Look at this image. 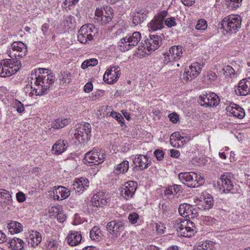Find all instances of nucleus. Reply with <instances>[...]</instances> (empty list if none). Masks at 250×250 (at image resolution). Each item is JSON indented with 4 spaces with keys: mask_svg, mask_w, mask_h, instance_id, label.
Here are the masks:
<instances>
[{
    "mask_svg": "<svg viewBox=\"0 0 250 250\" xmlns=\"http://www.w3.org/2000/svg\"><path fill=\"white\" fill-rule=\"evenodd\" d=\"M35 73L31 74V83L35 87L31 86L36 95H43L48 92L50 87L55 81V77L51 70L42 68L34 70Z\"/></svg>",
    "mask_w": 250,
    "mask_h": 250,
    "instance_id": "f257e3e1",
    "label": "nucleus"
},
{
    "mask_svg": "<svg viewBox=\"0 0 250 250\" xmlns=\"http://www.w3.org/2000/svg\"><path fill=\"white\" fill-rule=\"evenodd\" d=\"M21 66L19 60L4 59L0 63V77H7L15 74Z\"/></svg>",
    "mask_w": 250,
    "mask_h": 250,
    "instance_id": "f03ea898",
    "label": "nucleus"
},
{
    "mask_svg": "<svg viewBox=\"0 0 250 250\" xmlns=\"http://www.w3.org/2000/svg\"><path fill=\"white\" fill-rule=\"evenodd\" d=\"M162 37L157 35H152L144 41H142L138 49L142 51L145 54L154 51L157 49L162 44Z\"/></svg>",
    "mask_w": 250,
    "mask_h": 250,
    "instance_id": "7ed1b4c3",
    "label": "nucleus"
},
{
    "mask_svg": "<svg viewBox=\"0 0 250 250\" xmlns=\"http://www.w3.org/2000/svg\"><path fill=\"white\" fill-rule=\"evenodd\" d=\"M242 19L238 15H230L221 21V28L228 33H236L241 28Z\"/></svg>",
    "mask_w": 250,
    "mask_h": 250,
    "instance_id": "20e7f679",
    "label": "nucleus"
},
{
    "mask_svg": "<svg viewBox=\"0 0 250 250\" xmlns=\"http://www.w3.org/2000/svg\"><path fill=\"white\" fill-rule=\"evenodd\" d=\"M105 158V153L104 150L94 148L92 150L87 152L84 158L85 164L88 166L93 165H98L103 163Z\"/></svg>",
    "mask_w": 250,
    "mask_h": 250,
    "instance_id": "39448f33",
    "label": "nucleus"
},
{
    "mask_svg": "<svg viewBox=\"0 0 250 250\" xmlns=\"http://www.w3.org/2000/svg\"><path fill=\"white\" fill-rule=\"evenodd\" d=\"M141 39V35L139 32H134L131 36H126L121 39L119 46L122 52L131 50L136 46Z\"/></svg>",
    "mask_w": 250,
    "mask_h": 250,
    "instance_id": "423d86ee",
    "label": "nucleus"
},
{
    "mask_svg": "<svg viewBox=\"0 0 250 250\" xmlns=\"http://www.w3.org/2000/svg\"><path fill=\"white\" fill-rule=\"evenodd\" d=\"M177 228L178 235L183 237H191L196 232L194 224L190 220L184 219L178 224Z\"/></svg>",
    "mask_w": 250,
    "mask_h": 250,
    "instance_id": "0eeeda50",
    "label": "nucleus"
},
{
    "mask_svg": "<svg viewBox=\"0 0 250 250\" xmlns=\"http://www.w3.org/2000/svg\"><path fill=\"white\" fill-rule=\"evenodd\" d=\"M96 29L92 24L83 25L78 31V40L82 43H86L93 39Z\"/></svg>",
    "mask_w": 250,
    "mask_h": 250,
    "instance_id": "6e6552de",
    "label": "nucleus"
},
{
    "mask_svg": "<svg viewBox=\"0 0 250 250\" xmlns=\"http://www.w3.org/2000/svg\"><path fill=\"white\" fill-rule=\"evenodd\" d=\"M91 125L85 122L78 125L77 126L74 136L80 143H84L90 138L89 135L91 132Z\"/></svg>",
    "mask_w": 250,
    "mask_h": 250,
    "instance_id": "1a4fd4ad",
    "label": "nucleus"
},
{
    "mask_svg": "<svg viewBox=\"0 0 250 250\" xmlns=\"http://www.w3.org/2000/svg\"><path fill=\"white\" fill-rule=\"evenodd\" d=\"M11 50L8 51V54L11 59L19 60L25 56L27 52V48L25 44L21 42H15L11 45Z\"/></svg>",
    "mask_w": 250,
    "mask_h": 250,
    "instance_id": "9d476101",
    "label": "nucleus"
},
{
    "mask_svg": "<svg viewBox=\"0 0 250 250\" xmlns=\"http://www.w3.org/2000/svg\"><path fill=\"white\" fill-rule=\"evenodd\" d=\"M218 185H221L223 192L225 193L230 192L234 193L235 192L234 188L235 183L233 175L229 173H226L221 176L219 181L218 182Z\"/></svg>",
    "mask_w": 250,
    "mask_h": 250,
    "instance_id": "9b49d317",
    "label": "nucleus"
},
{
    "mask_svg": "<svg viewBox=\"0 0 250 250\" xmlns=\"http://www.w3.org/2000/svg\"><path fill=\"white\" fill-rule=\"evenodd\" d=\"M167 12L163 10L155 15L148 23L147 26L150 31H155L161 30L164 27V19L167 16Z\"/></svg>",
    "mask_w": 250,
    "mask_h": 250,
    "instance_id": "f8f14e48",
    "label": "nucleus"
},
{
    "mask_svg": "<svg viewBox=\"0 0 250 250\" xmlns=\"http://www.w3.org/2000/svg\"><path fill=\"white\" fill-rule=\"evenodd\" d=\"M183 47L179 45H174L169 49L168 52L164 54V61L167 63L172 61H177L183 56Z\"/></svg>",
    "mask_w": 250,
    "mask_h": 250,
    "instance_id": "ddd939ff",
    "label": "nucleus"
},
{
    "mask_svg": "<svg viewBox=\"0 0 250 250\" xmlns=\"http://www.w3.org/2000/svg\"><path fill=\"white\" fill-rule=\"evenodd\" d=\"M188 204H181L178 208L180 214L188 219H194L198 216V208Z\"/></svg>",
    "mask_w": 250,
    "mask_h": 250,
    "instance_id": "4468645a",
    "label": "nucleus"
},
{
    "mask_svg": "<svg viewBox=\"0 0 250 250\" xmlns=\"http://www.w3.org/2000/svg\"><path fill=\"white\" fill-rule=\"evenodd\" d=\"M200 103L206 107L216 106L220 103L219 97L214 92L206 93L200 96Z\"/></svg>",
    "mask_w": 250,
    "mask_h": 250,
    "instance_id": "2eb2a0df",
    "label": "nucleus"
},
{
    "mask_svg": "<svg viewBox=\"0 0 250 250\" xmlns=\"http://www.w3.org/2000/svg\"><path fill=\"white\" fill-rule=\"evenodd\" d=\"M121 70L118 65L107 68L103 76V80L108 84H113L117 82L121 75Z\"/></svg>",
    "mask_w": 250,
    "mask_h": 250,
    "instance_id": "dca6fc26",
    "label": "nucleus"
},
{
    "mask_svg": "<svg viewBox=\"0 0 250 250\" xmlns=\"http://www.w3.org/2000/svg\"><path fill=\"white\" fill-rule=\"evenodd\" d=\"M137 186V182L134 181H129L125 183L121 188L122 197L125 200L132 198L136 192Z\"/></svg>",
    "mask_w": 250,
    "mask_h": 250,
    "instance_id": "f3484780",
    "label": "nucleus"
},
{
    "mask_svg": "<svg viewBox=\"0 0 250 250\" xmlns=\"http://www.w3.org/2000/svg\"><path fill=\"white\" fill-rule=\"evenodd\" d=\"M106 228L112 236L116 238L124 231L125 225L122 221L113 220L107 223Z\"/></svg>",
    "mask_w": 250,
    "mask_h": 250,
    "instance_id": "a211bd4d",
    "label": "nucleus"
},
{
    "mask_svg": "<svg viewBox=\"0 0 250 250\" xmlns=\"http://www.w3.org/2000/svg\"><path fill=\"white\" fill-rule=\"evenodd\" d=\"M110 201L108 194L103 192H99L92 198L90 205L97 208L103 207L107 205Z\"/></svg>",
    "mask_w": 250,
    "mask_h": 250,
    "instance_id": "6ab92c4d",
    "label": "nucleus"
},
{
    "mask_svg": "<svg viewBox=\"0 0 250 250\" xmlns=\"http://www.w3.org/2000/svg\"><path fill=\"white\" fill-rule=\"evenodd\" d=\"M201 70V64L199 62H194L190 65L189 70L184 73L182 79L185 82L191 80L192 78L196 77L200 73Z\"/></svg>",
    "mask_w": 250,
    "mask_h": 250,
    "instance_id": "aec40b11",
    "label": "nucleus"
},
{
    "mask_svg": "<svg viewBox=\"0 0 250 250\" xmlns=\"http://www.w3.org/2000/svg\"><path fill=\"white\" fill-rule=\"evenodd\" d=\"M235 91L238 96H246L250 94V77L240 80Z\"/></svg>",
    "mask_w": 250,
    "mask_h": 250,
    "instance_id": "412c9836",
    "label": "nucleus"
},
{
    "mask_svg": "<svg viewBox=\"0 0 250 250\" xmlns=\"http://www.w3.org/2000/svg\"><path fill=\"white\" fill-rule=\"evenodd\" d=\"M70 194V190L63 186L54 187L50 196L54 199L62 200L67 198Z\"/></svg>",
    "mask_w": 250,
    "mask_h": 250,
    "instance_id": "4be33fe9",
    "label": "nucleus"
},
{
    "mask_svg": "<svg viewBox=\"0 0 250 250\" xmlns=\"http://www.w3.org/2000/svg\"><path fill=\"white\" fill-rule=\"evenodd\" d=\"M147 155H136L133 159V163L139 170H143L147 168L151 164L150 160Z\"/></svg>",
    "mask_w": 250,
    "mask_h": 250,
    "instance_id": "5701e85b",
    "label": "nucleus"
},
{
    "mask_svg": "<svg viewBox=\"0 0 250 250\" xmlns=\"http://www.w3.org/2000/svg\"><path fill=\"white\" fill-rule=\"evenodd\" d=\"M196 177V174L194 172H181L178 175L181 182L190 188H194L195 186L194 177Z\"/></svg>",
    "mask_w": 250,
    "mask_h": 250,
    "instance_id": "b1692460",
    "label": "nucleus"
},
{
    "mask_svg": "<svg viewBox=\"0 0 250 250\" xmlns=\"http://www.w3.org/2000/svg\"><path fill=\"white\" fill-rule=\"evenodd\" d=\"M89 181L86 178L82 177L76 179L71 185V189L75 192L82 193L88 187Z\"/></svg>",
    "mask_w": 250,
    "mask_h": 250,
    "instance_id": "393cba45",
    "label": "nucleus"
},
{
    "mask_svg": "<svg viewBox=\"0 0 250 250\" xmlns=\"http://www.w3.org/2000/svg\"><path fill=\"white\" fill-rule=\"evenodd\" d=\"M66 239L69 245L71 246H76L81 243L82 236L80 232L75 230H71L69 231Z\"/></svg>",
    "mask_w": 250,
    "mask_h": 250,
    "instance_id": "a878e982",
    "label": "nucleus"
},
{
    "mask_svg": "<svg viewBox=\"0 0 250 250\" xmlns=\"http://www.w3.org/2000/svg\"><path fill=\"white\" fill-rule=\"evenodd\" d=\"M226 110L231 115L240 119H243L245 116L244 109L235 104H230L226 108Z\"/></svg>",
    "mask_w": 250,
    "mask_h": 250,
    "instance_id": "bb28decb",
    "label": "nucleus"
},
{
    "mask_svg": "<svg viewBox=\"0 0 250 250\" xmlns=\"http://www.w3.org/2000/svg\"><path fill=\"white\" fill-rule=\"evenodd\" d=\"M67 147V143L66 141L59 140L52 146L51 151L53 154L60 155L65 151Z\"/></svg>",
    "mask_w": 250,
    "mask_h": 250,
    "instance_id": "cd10ccee",
    "label": "nucleus"
},
{
    "mask_svg": "<svg viewBox=\"0 0 250 250\" xmlns=\"http://www.w3.org/2000/svg\"><path fill=\"white\" fill-rule=\"evenodd\" d=\"M42 240L41 234L36 230H32L30 232L29 235L27 238L28 243L29 244H30L32 247L38 246L41 242Z\"/></svg>",
    "mask_w": 250,
    "mask_h": 250,
    "instance_id": "c85d7f7f",
    "label": "nucleus"
},
{
    "mask_svg": "<svg viewBox=\"0 0 250 250\" xmlns=\"http://www.w3.org/2000/svg\"><path fill=\"white\" fill-rule=\"evenodd\" d=\"M147 12L144 9L139 10L133 13L132 14L133 23L136 25L144 22L147 17Z\"/></svg>",
    "mask_w": 250,
    "mask_h": 250,
    "instance_id": "c756f323",
    "label": "nucleus"
},
{
    "mask_svg": "<svg viewBox=\"0 0 250 250\" xmlns=\"http://www.w3.org/2000/svg\"><path fill=\"white\" fill-rule=\"evenodd\" d=\"M60 246V242L53 237L46 238L44 242V250H58Z\"/></svg>",
    "mask_w": 250,
    "mask_h": 250,
    "instance_id": "7c9ffc66",
    "label": "nucleus"
},
{
    "mask_svg": "<svg viewBox=\"0 0 250 250\" xmlns=\"http://www.w3.org/2000/svg\"><path fill=\"white\" fill-rule=\"evenodd\" d=\"M12 203V196L10 192L4 189H0V205L6 207Z\"/></svg>",
    "mask_w": 250,
    "mask_h": 250,
    "instance_id": "2f4dec72",
    "label": "nucleus"
},
{
    "mask_svg": "<svg viewBox=\"0 0 250 250\" xmlns=\"http://www.w3.org/2000/svg\"><path fill=\"white\" fill-rule=\"evenodd\" d=\"M7 228L12 234L20 233L23 230L22 224L15 221H10L8 222Z\"/></svg>",
    "mask_w": 250,
    "mask_h": 250,
    "instance_id": "473e14b6",
    "label": "nucleus"
},
{
    "mask_svg": "<svg viewBox=\"0 0 250 250\" xmlns=\"http://www.w3.org/2000/svg\"><path fill=\"white\" fill-rule=\"evenodd\" d=\"M8 243L12 250H23L24 243L21 239L17 237H14L9 240Z\"/></svg>",
    "mask_w": 250,
    "mask_h": 250,
    "instance_id": "72a5a7b5",
    "label": "nucleus"
},
{
    "mask_svg": "<svg viewBox=\"0 0 250 250\" xmlns=\"http://www.w3.org/2000/svg\"><path fill=\"white\" fill-rule=\"evenodd\" d=\"M201 208L204 210H208L214 206V200L212 196L209 194L206 195L203 201H201Z\"/></svg>",
    "mask_w": 250,
    "mask_h": 250,
    "instance_id": "f704fd0d",
    "label": "nucleus"
},
{
    "mask_svg": "<svg viewBox=\"0 0 250 250\" xmlns=\"http://www.w3.org/2000/svg\"><path fill=\"white\" fill-rule=\"evenodd\" d=\"M71 122L69 119H57L51 124V127L54 129L62 128Z\"/></svg>",
    "mask_w": 250,
    "mask_h": 250,
    "instance_id": "c9c22d12",
    "label": "nucleus"
},
{
    "mask_svg": "<svg viewBox=\"0 0 250 250\" xmlns=\"http://www.w3.org/2000/svg\"><path fill=\"white\" fill-rule=\"evenodd\" d=\"M129 168V162L128 161L125 160L117 165L115 168L114 172L115 174L119 175L121 173L124 174L127 171Z\"/></svg>",
    "mask_w": 250,
    "mask_h": 250,
    "instance_id": "e433bc0d",
    "label": "nucleus"
},
{
    "mask_svg": "<svg viewBox=\"0 0 250 250\" xmlns=\"http://www.w3.org/2000/svg\"><path fill=\"white\" fill-rule=\"evenodd\" d=\"M103 234L97 226L94 227L90 232V237L92 240L99 241L102 237Z\"/></svg>",
    "mask_w": 250,
    "mask_h": 250,
    "instance_id": "4c0bfd02",
    "label": "nucleus"
},
{
    "mask_svg": "<svg viewBox=\"0 0 250 250\" xmlns=\"http://www.w3.org/2000/svg\"><path fill=\"white\" fill-rule=\"evenodd\" d=\"M113 13L111 11L110 7H106L105 8H104V15L102 17V19H101V21L104 23H107L110 21L113 17L112 16Z\"/></svg>",
    "mask_w": 250,
    "mask_h": 250,
    "instance_id": "58836bf2",
    "label": "nucleus"
},
{
    "mask_svg": "<svg viewBox=\"0 0 250 250\" xmlns=\"http://www.w3.org/2000/svg\"><path fill=\"white\" fill-rule=\"evenodd\" d=\"M220 73H222L226 77H231V75H234L235 71L231 66L226 65L222 69Z\"/></svg>",
    "mask_w": 250,
    "mask_h": 250,
    "instance_id": "ea45409f",
    "label": "nucleus"
},
{
    "mask_svg": "<svg viewBox=\"0 0 250 250\" xmlns=\"http://www.w3.org/2000/svg\"><path fill=\"white\" fill-rule=\"evenodd\" d=\"M98 64V60L96 59H90L84 61L81 65L82 69H84L88 66H94Z\"/></svg>",
    "mask_w": 250,
    "mask_h": 250,
    "instance_id": "a19ab883",
    "label": "nucleus"
},
{
    "mask_svg": "<svg viewBox=\"0 0 250 250\" xmlns=\"http://www.w3.org/2000/svg\"><path fill=\"white\" fill-rule=\"evenodd\" d=\"M109 116L115 119L122 125L125 124V119L122 115L115 111L111 112Z\"/></svg>",
    "mask_w": 250,
    "mask_h": 250,
    "instance_id": "79ce46f5",
    "label": "nucleus"
},
{
    "mask_svg": "<svg viewBox=\"0 0 250 250\" xmlns=\"http://www.w3.org/2000/svg\"><path fill=\"white\" fill-rule=\"evenodd\" d=\"M242 0H229L227 2V6L231 9H237L239 7Z\"/></svg>",
    "mask_w": 250,
    "mask_h": 250,
    "instance_id": "37998d69",
    "label": "nucleus"
},
{
    "mask_svg": "<svg viewBox=\"0 0 250 250\" xmlns=\"http://www.w3.org/2000/svg\"><path fill=\"white\" fill-rule=\"evenodd\" d=\"M213 243L211 241H205L198 247L200 250H213Z\"/></svg>",
    "mask_w": 250,
    "mask_h": 250,
    "instance_id": "c03bdc74",
    "label": "nucleus"
},
{
    "mask_svg": "<svg viewBox=\"0 0 250 250\" xmlns=\"http://www.w3.org/2000/svg\"><path fill=\"white\" fill-rule=\"evenodd\" d=\"M207 27V22L205 20L201 19L198 21V23L195 26L197 30H204Z\"/></svg>",
    "mask_w": 250,
    "mask_h": 250,
    "instance_id": "a18cd8bd",
    "label": "nucleus"
},
{
    "mask_svg": "<svg viewBox=\"0 0 250 250\" xmlns=\"http://www.w3.org/2000/svg\"><path fill=\"white\" fill-rule=\"evenodd\" d=\"M15 107L19 113H22L25 110L23 104L18 100H16L15 101Z\"/></svg>",
    "mask_w": 250,
    "mask_h": 250,
    "instance_id": "49530a36",
    "label": "nucleus"
},
{
    "mask_svg": "<svg viewBox=\"0 0 250 250\" xmlns=\"http://www.w3.org/2000/svg\"><path fill=\"white\" fill-rule=\"evenodd\" d=\"M183 139H184V137L180 135L179 132H174L170 135V144H172V140H174V141H176V140L181 141Z\"/></svg>",
    "mask_w": 250,
    "mask_h": 250,
    "instance_id": "de8ad7c7",
    "label": "nucleus"
},
{
    "mask_svg": "<svg viewBox=\"0 0 250 250\" xmlns=\"http://www.w3.org/2000/svg\"><path fill=\"white\" fill-rule=\"evenodd\" d=\"M194 184L195 185L194 188L198 187L201 185H203L205 182V180L204 178L201 175H197V174L196 178L194 177Z\"/></svg>",
    "mask_w": 250,
    "mask_h": 250,
    "instance_id": "09e8293b",
    "label": "nucleus"
},
{
    "mask_svg": "<svg viewBox=\"0 0 250 250\" xmlns=\"http://www.w3.org/2000/svg\"><path fill=\"white\" fill-rule=\"evenodd\" d=\"M166 25L168 27H171L176 25L175 19L173 17L168 18L165 21Z\"/></svg>",
    "mask_w": 250,
    "mask_h": 250,
    "instance_id": "8fccbe9b",
    "label": "nucleus"
},
{
    "mask_svg": "<svg viewBox=\"0 0 250 250\" xmlns=\"http://www.w3.org/2000/svg\"><path fill=\"white\" fill-rule=\"evenodd\" d=\"M139 215L135 212H132L129 214L128 219L129 222L132 224H135L137 222L138 218Z\"/></svg>",
    "mask_w": 250,
    "mask_h": 250,
    "instance_id": "3c124183",
    "label": "nucleus"
},
{
    "mask_svg": "<svg viewBox=\"0 0 250 250\" xmlns=\"http://www.w3.org/2000/svg\"><path fill=\"white\" fill-rule=\"evenodd\" d=\"M154 154L158 161H161L164 157V152L161 149H156L154 152Z\"/></svg>",
    "mask_w": 250,
    "mask_h": 250,
    "instance_id": "603ef678",
    "label": "nucleus"
},
{
    "mask_svg": "<svg viewBox=\"0 0 250 250\" xmlns=\"http://www.w3.org/2000/svg\"><path fill=\"white\" fill-rule=\"evenodd\" d=\"M173 192V195H176L177 193L182 192L181 186L179 185H173L171 186Z\"/></svg>",
    "mask_w": 250,
    "mask_h": 250,
    "instance_id": "864d4df0",
    "label": "nucleus"
},
{
    "mask_svg": "<svg viewBox=\"0 0 250 250\" xmlns=\"http://www.w3.org/2000/svg\"><path fill=\"white\" fill-rule=\"evenodd\" d=\"M170 120L174 124L179 121V116L175 113H170L168 116Z\"/></svg>",
    "mask_w": 250,
    "mask_h": 250,
    "instance_id": "5fc2aeb1",
    "label": "nucleus"
},
{
    "mask_svg": "<svg viewBox=\"0 0 250 250\" xmlns=\"http://www.w3.org/2000/svg\"><path fill=\"white\" fill-rule=\"evenodd\" d=\"M16 198L18 201L20 203L24 202L26 199L25 194L21 191L18 192L17 193Z\"/></svg>",
    "mask_w": 250,
    "mask_h": 250,
    "instance_id": "6e6d98bb",
    "label": "nucleus"
},
{
    "mask_svg": "<svg viewBox=\"0 0 250 250\" xmlns=\"http://www.w3.org/2000/svg\"><path fill=\"white\" fill-rule=\"evenodd\" d=\"M70 73L63 72L62 74V81L64 83H69L70 82Z\"/></svg>",
    "mask_w": 250,
    "mask_h": 250,
    "instance_id": "4d7b16f0",
    "label": "nucleus"
},
{
    "mask_svg": "<svg viewBox=\"0 0 250 250\" xmlns=\"http://www.w3.org/2000/svg\"><path fill=\"white\" fill-rule=\"evenodd\" d=\"M93 89V84L91 83H87L84 86V91L85 92L89 93Z\"/></svg>",
    "mask_w": 250,
    "mask_h": 250,
    "instance_id": "13d9d810",
    "label": "nucleus"
},
{
    "mask_svg": "<svg viewBox=\"0 0 250 250\" xmlns=\"http://www.w3.org/2000/svg\"><path fill=\"white\" fill-rule=\"evenodd\" d=\"M49 25L48 23H45L42 26V31L43 35H45L48 33Z\"/></svg>",
    "mask_w": 250,
    "mask_h": 250,
    "instance_id": "bf43d9fd",
    "label": "nucleus"
},
{
    "mask_svg": "<svg viewBox=\"0 0 250 250\" xmlns=\"http://www.w3.org/2000/svg\"><path fill=\"white\" fill-rule=\"evenodd\" d=\"M165 194L166 196H167L168 197L173 195V192L172 189V187L171 186L168 187L164 191Z\"/></svg>",
    "mask_w": 250,
    "mask_h": 250,
    "instance_id": "052dcab7",
    "label": "nucleus"
},
{
    "mask_svg": "<svg viewBox=\"0 0 250 250\" xmlns=\"http://www.w3.org/2000/svg\"><path fill=\"white\" fill-rule=\"evenodd\" d=\"M162 209L163 212L167 216V213L169 210V207L166 203H164L162 205Z\"/></svg>",
    "mask_w": 250,
    "mask_h": 250,
    "instance_id": "680f3d73",
    "label": "nucleus"
},
{
    "mask_svg": "<svg viewBox=\"0 0 250 250\" xmlns=\"http://www.w3.org/2000/svg\"><path fill=\"white\" fill-rule=\"evenodd\" d=\"M182 3L187 6H190L195 3V0H181Z\"/></svg>",
    "mask_w": 250,
    "mask_h": 250,
    "instance_id": "e2e57ef3",
    "label": "nucleus"
},
{
    "mask_svg": "<svg viewBox=\"0 0 250 250\" xmlns=\"http://www.w3.org/2000/svg\"><path fill=\"white\" fill-rule=\"evenodd\" d=\"M7 240L6 234L0 230V244H2Z\"/></svg>",
    "mask_w": 250,
    "mask_h": 250,
    "instance_id": "0e129e2a",
    "label": "nucleus"
},
{
    "mask_svg": "<svg viewBox=\"0 0 250 250\" xmlns=\"http://www.w3.org/2000/svg\"><path fill=\"white\" fill-rule=\"evenodd\" d=\"M171 156L174 158H178L180 156V152L175 149L170 150Z\"/></svg>",
    "mask_w": 250,
    "mask_h": 250,
    "instance_id": "69168bd1",
    "label": "nucleus"
},
{
    "mask_svg": "<svg viewBox=\"0 0 250 250\" xmlns=\"http://www.w3.org/2000/svg\"><path fill=\"white\" fill-rule=\"evenodd\" d=\"M104 15V11L100 9H97L95 11V15L99 18L102 19V16Z\"/></svg>",
    "mask_w": 250,
    "mask_h": 250,
    "instance_id": "338daca9",
    "label": "nucleus"
},
{
    "mask_svg": "<svg viewBox=\"0 0 250 250\" xmlns=\"http://www.w3.org/2000/svg\"><path fill=\"white\" fill-rule=\"evenodd\" d=\"M79 0H65V5L70 6L76 4Z\"/></svg>",
    "mask_w": 250,
    "mask_h": 250,
    "instance_id": "774afa93",
    "label": "nucleus"
}]
</instances>
